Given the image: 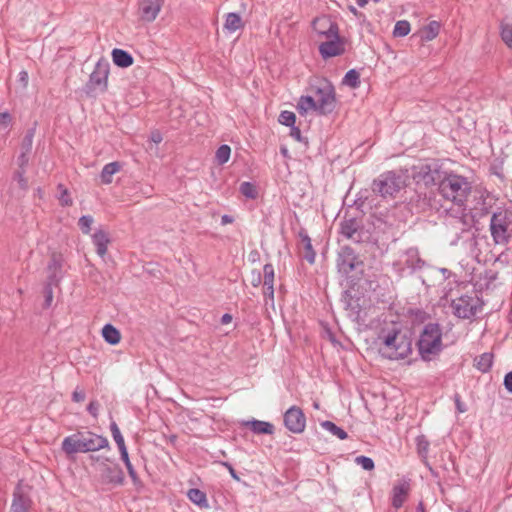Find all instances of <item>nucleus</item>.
I'll return each mask as SVG.
<instances>
[{"mask_svg":"<svg viewBox=\"0 0 512 512\" xmlns=\"http://www.w3.org/2000/svg\"><path fill=\"white\" fill-rule=\"evenodd\" d=\"M107 438L88 432L76 433L64 438L62 442V450L67 455L76 453H87L101 450L108 447Z\"/></svg>","mask_w":512,"mask_h":512,"instance_id":"obj_1","label":"nucleus"},{"mask_svg":"<svg viewBox=\"0 0 512 512\" xmlns=\"http://www.w3.org/2000/svg\"><path fill=\"white\" fill-rule=\"evenodd\" d=\"M381 352L392 360L404 359L411 354V340L402 331L393 328L387 334L381 336Z\"/></svg>","mask_w":512,"mask_h":512,"instance_id":"obj_2","label":"nucleus"},{"mask_svg":"<svg viewBox=\"0 0 512 512\" xmlns=\"http://www.w3.org/2000/svg\"><path fill=\"white\" fill-rule=\"evenodd\" d=\"M419 353L422 359L432 360L442 348V329L437 323H428L423 327L417 342Z\"/></svg>","mask_w":512,"mask_h":512,"instance_id":"obj_3","label":"nucleus"},{"mask_svg":"<svg viewBox=\"0 0 512 512\" xmlns=\"http://www.w3.org/2000/svg\"><path fill=\"white\" fill-rule=\"evenodd\" d=\"M439 190L446 200L462 206L471 192V186L465 177L449 174L441 180Z\"/></svg>","mask_w":512,"mask_h":512,"instance_id":"obj_4","label":"nucleus"},{"mask_svg":"<svg viewBox=\"0 0 512 512\" xmlns=\"http://www.w3.org/2000/svg\"><path fill=\"white\" fill-rule=\"evenodd\" d=\"M311 90L317 106V112L321 114L331 113L336 106V95L333 85L326 79H321L312 85Z\"/></svg>","mask_w":512,"mask_h":512,"instance_id":"obj_5","label":"nucleus"},{"mask_svg":"<svg viewBox=\"0 0 512 512\" xmlns=\"http://www.w3.org/2000/svg\"><path fill=\"white\" fill-rule=\"evenodd\" d=\"M490 230L496 244H506L512 235V212L501 210L494 213L490 221Z\"/></svg>","mask_w":512,"mask_h":512,"instance_id":"obj_6","label":"nucleus"},{"mask_svg":"<svg viewBox=\"0 0 512 512\" xmlns=\"http://www.w3.org/2000/svg\"><path fill=\"white\" fill-rule=\"evenodd\" d=\"M405 181L393 172H387L374 180L372 189L383 197H394L403 187Z\"/></svg>","mask_w":512,"mask_h":512,"instance_id":"obj_7","label":"nucleus"},{"mask_svg":"<svg viewBox=\"0 0 512 512\" xmlns=\"http://www.w3.org/2000/svg\"><path fill=\"white\" fill-rule=\"evenodd\" d=\"M482 301L476 295H463L452 301L454 314L461 319H470L482 309Z\"/></svg>","mask_w":512,"mask_h":512,"instance_id":"obj_8","label":"nucleus"},{"mask_svg":"<svg viewBox=\"0 0 512 512\" xmlns=\"http://www.w3.org/2000/svg\"><path fill=\"white\" fill-rule=\"evenodd\" d=\"M313 35L317 40L335 37L339 32L338 24L328 15H321L313 19Z\"/></svg>","mask_w":512,"mask_h":512,"instance_id":"obj_9","label":"nucleus"},{"mask_svg":"<svg viewBox=\"0 0 512 512\" xmlns=\"http://www.w3.org/2000/svg\"><path fill=\"white\" fill-rule=\"evenodd\" d=\"M347 40L340 33L335 37L320 40L319 53L323 59L343 55L346 51Z\"/></svg>","mask_w":512,"mask_h":512,"instance_id":"obj_10","label":"nucleus"},{"mask_svg":"<svg viewBox=\"0 0 512 512\" xmlns=\"http://www.w3.org/2000/svg\"><path fill=\"white\" fill-rule=\"evenodd\" d=\"M110 65L106 60L97 62L89 78V86L93 89H100L105 92L108 88Z\"/></svg>","mask_w":512,"mask_h":512,"instance_id":"obj_11","label":"nucleus"},{"mask_svg":"<svg viewBox=\"0 0 512 512\" xmlns=\"http://www.w3.org/2000/svg\"><path fill=\"white\" fill-rule=\"evenodd\" d=\"M165 0H140L138 15L142 22H154L162 11Z\"/></svg>","mask_w":512,"mask_h":512,"instance_id":"obj_12","label":"nucleus"},{"mask_svg":"<svg viewBox=\"0 0 512 512\" xmlns=\"http://www.w3.org/2000/svg\"><path fill=\"white\" fill-rule=\"evenodd\" d=\"M411 492V480L402 478L397 480L391 490V504L395 509L401 508L408 500Z\"/></svg>","mask_w":512,"mask_h":512,"instance_id":"obj_13","label":"nucleus"},{"mask_svg":"<svg viewBox=\"0 0 512 512\" xmlns=\"http://www.w3.org/2000/svg\"><path fill=\"white\" fill-rule=\"evenodd\" d=\"M284 423L289 431L301 433L306 426V417L299 407L292 406L284 414Z\"/></svg>","mask_w":512,"mask_h":512,"instance_id":"obj_14","label":"nucleus"},{"mask_svg":"<svg viewBox=\"0 0 512 512\" xmlns=\"http://www.w3.org/2000/svg\"><path fill=\"white\" fill-rule=\"evenodd\" d=\"M91 238L94 246L96 247L97 254L103 258L107 254L108 247L111 243L109 233L106 230L99 228L91 235Z\"/></svg>","mask_w":512,"mask_h":512,"instance_id":"obj_15","label":"nucleus"},{"mask_svg":"<svg viewBox=\"0 0 512 512\" xmlns=\"http://www.w3.org/2000/svg\"><path fill=\"white\" fill-rule=\"evenodd\" d=\"M244 27L245 22L239 14L231 12L224 15L223 30L227 34L242 31Z\"/></svg>","mask_w":512,"mask_h":512,"instance_id":"obj_16","label":"nucleus"},{"mask_svg":"<svg viewBox=\"0 0 512 512\" xmlns=\"http://www.w3.org/2000/svg\"><path fill=\"white\" fill-rule=\"evenodd\" d=\"M441 23L439 21H430L427 25L419 29L418 35L421 41L430 42L434 40L440 33Z\"/></svg>","mask_w":512,"mask_h":512,"instance_id":"obj_17","label":"nucleus"},{"mask_svg":"<svg viewBox=\"0 0 512 512\" xmlns=\"http://www.w3.org/2000/svg\"><path fill=\"white\" fill-rule=\"evenodd\" d=\"M111 57L113 63L120 68L130 67L134 63L132 55L120 48L113 49L111 52Z\"/></svg>","mask_w":512,"mask_h":512,"instance_id":"obj_18","label":"nucleus"},{"mask_svg":"<svg viewBox=\"0 0 512 512\" xmlns=\"http://www.w3.org/2000/svg\"><path fill=\"white\" fill-rule=\"evenodd\" d=\"M122 168L119 162H111L106 164L100 174L101 182L103 184H110L113 180V176L118 173Z\"/></svg>","mask_w":512,"mask_h":512,"instance_id":"obj_19","label":"nucleus"},{"mask_svg":"<svg viewBox=\"0 0 512 512\" xmlns=\"http://www.w3.org/2000/svg\"><path fill=\"white\" fill-rule=\"evenodd\" d=\"M30 507V500L27 496L16 491L14 493V499L11 505L10 512H28Z\"/></svg>","mask_w":512,"mask_h":512,"instance_id":"obj_20","label":"nucleus"},{"mask_svg":"<svg viewBox=\"0 0 512 512\" xmlns=\"http://www.w3.org/2000/svg\"><path fill=\"white\" fill-rule=\"evenodd\" d=\"M102 336L104 340L110 345H117L121 341L120 331L111 324H106L102 328Z\"/></svg>","mask_w":512,"mask_h":512,"instance_id":"obj_21","label":"nucleus"},{"mask_svg":"<svg viewBox=\"0 0 512 512\" xmlns=\"http://www.w3.org/2000/svg\"><path fill=\"white\" fill-rule=\"evenodd\" d=\"M62 269V259L59 255H52L47 270L51 281H58Z\"/></svg>","mask_w":512,"mask_h":512,"instance_id":"obj_22","label":"nucleus"},{"mask_svg":"<svg viewBox=\"0 0 512 512\" xmlns=\"http://www.w3.org/2000/svg\"><path fill=\"white\" fill-rule=\"evenodd\" d=\"M105 482L115 485H122L124 483V474L119 468L106 467L105 469Z\"/></svg>","mask_w":512,"mask_h":512,"instance_id":"obj_23","label":"nucleus"},{"mask_svg":"<svg viewBox=\"0 0 512 512\" xmlns=\"http://www.w3.org/2000/svg\"><path fill=\"white\" fill-rule=\"evenodd\" d=\"M188 499L199 507H208L206 494L200 489L192 488L187 492Z\"/></svg>","mask_w":512,"mask_h":512,"instance_id":"obj_24","label":"nucleus"},{"mask_svg":"<svg viewBox=\"0 0 512 512\" xmlns=\"http://www.w3.org/2000/svg\"><path fill=\"white\" fill-rule=\"evenodd\" d=\"M297 110L300 114H306L309 111H317L313 96H302L297 103Z\"/></svg>","mask_w":512,"mask_h":512,"instance_id":"obj_25","label":"nucleus"},{"mask_svg":"<svg viewBox=\"0 0 512 512\" xmlns=\"http://www.w3.org/2000/svg\"><path fill=\"white\" fill-rule=\"evenodd\" d=\"M475 361V366L478 370L482 372H487L492 366L493 355L490 353H484L480 355L478 358H476Z\"/></svg>","mask_w":512,"mask_h":512,"instance_id":"obj_26","label":"nucleus"},{"mask_svg":"<svg viewBox=\"0 0 512 512\" xmlns=\"http://www.w3.org/2000/svg\"><path fill=\"white\" fill-rule=\"evenodd\" d=\"M342 83L355 89L360 85V74L356 70L351 69L345 74Z\"/></svg>","mask_w":512,"mask_h":512,"instance_id":"obj_27","label":"nucleus"},{"mask_svg":"<svg viewBox=\"0 0 512 512\" xmlns=\"http://www.w3.org/2000/svg\"><path fill=\"white\" fill-rule=\"evenodd\" d=\"M253 432L257 434H272L273 425L269 422L255 420L250 424Z\"/></svg>","mask_w":512,"mask_h":512,"instance_id":"obj_28","label":"nucleus"},{"mask_svg":"<svg viewBox=\"0 0 512 512\" xmlns=\"http://www.w3.org/2000/svg\"><path fill=\"white\" fill-rule=\"evenodd\" d=\"M411 31V25L407 20H399L395 23L393 29L394 37H405Z\"/></svg>","mask_w":512,"mask_h":512,"instance_id":"obj_29","label":"nucleus"},{"mask_svg":"<svg viewBox=\"0 0 512 512\" xmlns=\"http://www.w3.org/2000/svg\"><path fill=\"white\" fill-rule=\"evenodd\" d=\"M230 156H231V148H230V146H228L226 144L221 145L215 153V159L219 165H223V164L227 163L230 159Z\"/></svg>","mask_w":512,"mask_h":512,"instance_id":"obj_30","label":"nucleus"},{"mask_svg":"<svg viewBox=\"0 0 512 512\" xmlns=\"http://www.w3.org/2000/svg\"><path fill=\"white\" fill-rule=\"evenodd\" d=\"M321 426L329 431L330 433H332L333 435L337 436L339 439L341 440H344L348 437L347 433L341 429L340 427L336 426L333 422L331 421H324L321 423Z\"/></svg>","mask_w":512,"mask_h":512,"instance_id":"obj_31","label":"nucleus"},{"mask_svg":"<svg viewBox=\"0 0 512 512\" xmlns=\"http://www.w3.org/2000/svg\"><path fill=\"white\" fill-rule=\"evenodd\" d=\"M94 218L91 215H84L78 220V227L81 232L85 235L90 234L92 226L94 224Z\"/></svg>","mask_w":512,"mask_h":512,"instance_id":"obj_32","label":"nucleus"},{"mask_svg":"<svg viewBox=\"0 0 512 512\" xmlns=\"http://www.w3.org/2000/svg\"><path fill=\"white\" fill-rule=\"evenodd\" d=\"M240 192L249 199H256L258 191L256 186L251 182H243L240 185Z\"/></svg>","mask_w":512,"mask_h":512,"instance_id":"obj_33","label":"nucleus"},{"mask_svg":"<svg viewBox=\"0 0 512 512\" xmlns=\"http://www.w3.org/2000/svg\"><path fill=\"white\" fill-rule=\"evenodd\" d=\"M501 39L503 42L512 49V25L508 23H501Z\"/></svg>","mask_w":512,"mask_h":512,"instance_id":"obj_34","label":"nucleus"},{"mask_svg":"<svg viewBox=\"0 0 512 512\" xmlns=\"http://www.w3.org/2000/svg\"><path fill=\"white\" fill-rule=\"evenodd\" d=\"M58 190L60 192V195L58 197L60 205L63 206V207L72 206L73 199L71 198L68 189L64 185L59 184L58 185Z\"/></svg>","mask_w":512,"mask_h":512,"instance_id":"obj_35","label":"nucleus"},{"mask_svg":"<svg viewBox=\"0 0 512 512\" xmlns=\"http://www.w3.org/2000/svg\"><path fill=\"white\" fill-rule=\"evenodd\" d=\"M110 429L118 448L121 449L122 447H126L124 437L122 436L120 429L115 422L111 423Z\"/></svg>","mask_w":512,"mask_h":512,"instance_id":"obj_36","label":"nucleus"},{"mask_svg":"<svg viewBox=\"0 0 512 512\" xmlns=\"http://www.w3.org/2000/svg\"><path fill=\"white\" fill-rule=\"evenodd\" d=\"M279 123L285 126H293L296 121V116L291 111H282L279 115Z\"/></svg>","mask_w":512,"mask_h":512,"instance_id":"obj_37","label":"nucleus"},{"mask_svg":"<svg viewBox=\"0 0 512 512\" xmlns=\"http://www.w3.org/2000/svg\"><path fill=\"white\" fill-rule=\"evenodd\" d=\"M264 282L263 285H274V268L271 264L264 266Z\"/></svg>","mask_w":512,"mask_h":512,"instance_id":"obj_38","label":"nucleus"},{"mask_svg":"<svg viewBox=\"0 0 512 512\" xmlns=\"http://www.w3.org/2000/svg\"><path fill=\"white\" fill-rule=\"evenodd\" d=\"M355 462L364 470L371 471L375 467L373 460L367 456H358L356 457Z\"/></svg>","mask_w":512,"mask_h":512,"instance_id":"obj_39","label":"nucleus"},{"mask_svg":"<svg viewBox=\"0 0 512 512\" xmlns=\"http://www.w3.org/2000/svg\"><path fill=\"white\" fill-rule=\"evenodd\" d=\"M12 121V117L8 112L0 113V130H6Z\"/></svg>","mask_w":512,"mask_h":512,"instance_id":"obj_40","label":"nucleus"},{"mask_svg":"<svg viewBox=\"0 0 512 512\" xmlns=\"http://www.w3.org/2000/svg\"><path fill=\"white\" fill-rule=\"evenodd\" d=\"M263 294L266 299V302H271L274 304V285H263Z\"/></svg>","mask_w":512,"mask_h":512,"instance_id":"obj_41","label":"nucleus"},{"mask_svg":"<svg viewBox=\"0 0 512 512\" xmlns=\"http://www.w3.org/2000/svg\"><path fill=\"white\" fill-rule=\"evenodd\" d=\"M305 248L307 250L306 259L309 263H314L315 252L312 250V244L309 238H306Z\"/></svg>","mask_w":512,"mask_h":512,"instance_id":"obj_42","label":"nucleus"},{"mask_svg":"<svg viewBox=\"0 0 512 512\" xmlns=\"http://www.w3.org/2000/svg\"><path fill=\"white\" fill-rule=\"evenodd\" d=\"M126 468H127L128 474H129V476L131 477L132 481H133L135 484H136V483H138V482H139V478H138V476H137V474H136V471H135V469H134V467H133L132 463H131V464H128V465H126Z\"/></svg>","mask_w":512,"mask_h":512,"instance_id":"obj_43","label":"nucleus"},{"mask_svg":"<svg viewBox=\"0 0 512 512\" xmlns=\"http://www.w3.org/2000/svg\"><path fill=\"white\" fill-rule=\"evenodd\" d=\"M72 399L75 402H82L85 399V393L82 390L76 389L72 394Z\"/></svg>","mask_w":512,"mask_h":512,"instance_id":"obj_44","label":"nucleus"},{"mask_svg":"<svg viewBox=\"0 0 512 512\" xmlns=\"http://www.w3.org/2000/svg\"><path fill=\"white\" fill-rule=\"evenodd\" d=\"M119 451H120V454H121V459L125 463V466L128 465V464H131L130 459H129V455H128L127 447H122L121 449H119Z\"/></svg>","mask_w":512,"mask_h":512,"instance_id":"obj_45","label":"nucleus"},{"mask_svg":"<svg viewBox=\"0 0 512 512\" xmlns=\"http://www.w3.org/2000/svg\"><path fill=\"white\" fill-rule=\"evenodd\" d=\"M28 79H29V77H28L27 71L23 70L19 73V81L21 82L23 87L28 86Z\"/></svg>","mask_w":512,"mask_h":512,"instance_id":"obj_46","label":"nucleus"},{"mask_svg":"<svg viewBox=\"0 0 512 512\" xmlns=\"http://www.w3.org/2000/svg\"><path fill=\"white\" fill-rule=\"evenodd\" d=\"M506 389L512 393V372H509L504 379Z\"/></svg>","mask_w":512,"mask_h":512,"instance_id":"obj_47","label":"nucleus"},{"mask_svg":"<svg viewBox=\"0 0 512 512\" xmlns=\"http://www.w3.org/2000/svg\"><path fill=\"white\" fill-rule=\"evenodd\" d=\"M291 131H290V135L291 137H293L296 141H300L301 140V131L298 127H294L291 126Z\"/></svg>","mask_w":512,"mask_h":512,"instance_id":"obj_48","label":"nucleus"},{"mask_svg":"<svg viewBox=\"0 0 512 512\" xmlns=\"http://www.w3.org/2000/svg\"><path fill=\"white\" fill-rule=\"evenodd\" d=\"M99 404L95 401L90 402L88 405V411L94 416H97Z\"/></svg>","mask_w":512,"mask_h":512,"instance_id":"obj_49","label":"nucleus"},{"mask_svg":"<svg viewBox=\"0 0 512 512\" xmlns=\"http://www.w3.org/2000/svg\"><path fill=\"white\" fill-rule=\"evenodd\" d=\"M150 138L151 141H153L156 144H159L163 140L161 133L158 131L152 132Z\"/></svg>","mask_w":512,"mask_h":512,"instance_id":"obj_50","label":"nucleus"},{"mask_svg":"<svg viewBox=\"0 0 512 512\" xmlns=\"http://www.w3.org/2000/svg\"><path fill=\"white\" fill-rule=\"evenodd\" d=\"M234 222V218L232 216H229V215H223L221 217V224L222 225H228V224H232Z\"/></svg>","mask_w":512,"mask_h":512,"instance_id":"obj_51","label":"nucleus"},{"mask_svg":"<svg viewBox=\"0 0 512 512\" xmlns=\"http://www.w3.org/2000/svg\"><path fill=\"white\" fill-rule=\"evenodd\" d=\"M223 465H224L225 467H227V469L229 470V472H230L231 476H232L234 479L239 480V477L237 476V474H236L235 470L233 469V467H232L230 464H228V463H223Z\"/></svg>","mask_w":512,"mask_h":512,"instance_id":"obj_52","label":"nucleus"},{"mask_svg":"<svg viewBox=\"0 0 512 512\" xmlns=\"http://www.w3.org/2000/svg\"><path fill=\"white\" fill-rule=\"evenodd\" d=\"M231 321H232V315H230V314H224L221 318V323L224 325L231 323Z\"/></svg>","mask_w":512,"mask_h":512,"instance_id":"obj_53","label":"nucleus"},{"mask_svg":"<svg viewBox=\"0 0 512 512\" xmlns=\"http://www.w3.org/2000/svg\"><path fill=\"white\" fill-rule=\"evenodd\" d=\"M353 232H354V231H353V230H350V229L348 228V226H344V227H343V233H344L345 235H347L348 237H352Z\"/></svg>","mask_w":512,"mask_h":512,"instance_id":"obj_54","label":"nucleus"},{"mask_svg":"<svg viewBox=\"0 0 512 512\" xmlns=\"http://www.w3.org/2000/svg\"><path fill=\"white\" fill-rule=\"evenodd\" d=\"M52 299H53V295H52V291L50 290L47 294V297H46V304L47 306H49L52 302Z\"/></svg>","mask_w":512,"mask_h":512,"instance_id":"obj_55","label":"nucleus"},{"mask_svg":"<svg viewBox=\"0 0 512 512\" xmlns=\"http://www.w3.org/2000/svg\"><path fill=\"white\" fill-rule=\"evenodd\" d=\"M348 8H349V11H350L353 15H355V16H359V15H360L359 11H358L354 6H349Z\"/></svg>","mask_w":512,"mask_h":512,"instance_id":"obj_56","label":"nucleus"},{"mask_svg":"<svg viewBox=\"0 0 512 512\" xmlns=\"http://www.w3.org/2000/svg\"><path fill=\"white\" fill-rule=\"evenodd\" d=\"M456 404H457L458 411L460 413L465 412V408L463 407L462 403L459 400L456 401Z\"/></svg>","mask_w":512,"mask_h":512,"instance_id":"obj_57","label":"nucleus"},{"mask_svg":"<svg viewBox=\"0 0 512 512\" xmlns=\"http://www.w3.org/2000/svg\"><path fill=\"white\" fill-rule=\"evenodd\" d=\"M356 2H357V4H358V6H360V7H364V6H366V5H367L368 0H356Z\"/></svg>","mask_w":512,"mask_h":512,"instance_id":"obj_58","label":"nucleus"},{"mask_svg":"<svg viewBox=\"0 0 512 512\" xmlns=\"http://www.w3.org/2000/svg\"><path fill=\"white\" fill-rule=\"evenodd\" d=\"M281 153H282L285 157H287V156H288V150H287V148H285V147L281 148Z\"/></svg>","mask_w":512,"mask_h":512,"instance_id":"obj_59","label":"nucleus"},{"mask_svg":"<svg viewBox=\"0 0 512 512\" xmlns=\"http://www.w3.org/2000/svg\"><path fill=\"white\" fill-rule=\"evenodd\" d=\"M314 407H315L316 409H318V408H319L318 403H315V404H314Z\"/></svg>","mask_w":512,"mask_h":512,"instance_id":"obj_60","label":"nucleus"},{"mask_svg":"<svg viewBox=\"0 0 512 512\" xmlns=\"http://www.w3.org/2000/svg\"><path fill=\"white\" fill-rule=\"evenodd\" d=\"M374 2L378 3L380 0H373Z\"/></svg>","mask_w":512,"mask_h":512,"instance_id":"obj_61","label":"nucleus"}]
</instances>
